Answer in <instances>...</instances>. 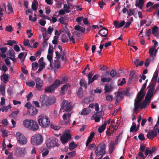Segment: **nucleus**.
<instances>
[{
    "label": "nucleus",
    "mask_w": 159,
    "mask_h": 159,
    "mask_svg": "<svg viewBox=\"0 0 159 159\" xmlns=\"http://www.w3.org/2000/svg\"><path fill=\"white\" fill-rule=\"evenodd\" d=\"M93 74L91 72H90L88 75V79L89 80L88 84H89L90 82L92 79Z\"/></svg>",
    "instance_id": "obj_56"
},
{
    "label": "nucleus",
    "mask_w": 159,
    "mask_h": 159,
    "mask_svg": "<svg viewBox=\"0 0 159 159\" xmlns=\"http://www.w3.org/2000/svg\"><path fill=\"white\" fill-rule=\"evenodd\" d=\"M31 120L26 119L23 121V125L26 128L29 129L30 126Z\"/></svg>",
    "instance_id": "obj_21"
},
{
    "label": "nucleus",
    "mask_w": 159,
    "mask_h": 159,
    "mask_svg": "<svg viewBox=\"0 0 159 159\" xmlns=\"http://www.w3.org/2000/svg\"><path fill=\"white\" fill-rule=\"evenodd\" d=\"M110 75L112 77H114L116 74V71L114 70H112L110 73Z\"/></svg>",
    "instance_id": "obj_61"
},
{
    "label": "nucleus",
    "mask_w": 159,
    "mask_h": 159,
    "mask_svg": "<svg viewBox=\"0 0 159 159\" xmlns=\"http://www.w3.org/2000/svg\"><path fill=\"white\" fill-rule=\"evenodd\" d=\"M114 145L115 143L114 141H112L111 142L109 146V148L110 149V152L111 153H112L113 150Z\"/></svg>",
    "instance_id": "obj_40"
},
{
    "label": "nucleus",
    "mask_w": 159,
    "mask_h": 159,
    "mask_svg": "<svg viewBox=\"0 0 159 159\" xmlns=\"http://www.w3.org/2000/svg\"><path fill=\"white\" fill-rule=\"evenodd\" d=\"M70 88V86L69 84H66L61 87V93L64 94L65 92L67 90L68 88Z\"/></svg>",
    "instance_id": "obj_24"
},
{
    "label": "nucleus",
    "mask_w": 159,
    "mask_h": 159,
    "mask_svg": "<svg viewBox=\"0 0 159 159\" xmlns=\"http://www.w3.org/2000/svg\"><path fill=\"white\" fill-rule=\"evenodd\" d=\"M71 114L70 113H64L62 116V118L63 120H66V118L70 119L71 117Z\"/></svg>",
    "instance_id": "obj_41"
},
{
    "label": "nucleus",
    "mask_w": 159,
    "mask_h": 159,
    "mask_svg": "<svg viewBox=\"0 0 159 159\" xmlns=\"http://www.w3.org/2000/svg\"><path fill=\"white\" fill-rule=\"evenodd\" d=\"M15 52L11 50H9L7 52V56H11V57H15Z\"/></svg>",
    "instance_id": "obj_36"
},
{
    "label": "nucleus",
    "mask_w": 159,
    "mask_h": 159,
    "mask_svg": "<svg viewBox=\"0 0 159 159\" xmlns=\"http://www.w3.org/2000/svg\"><path fill=\"white\" fill-rule=\"evenodd\" d=\"M139 129V128L137 127L136 125L134 122L132 123V125L130 128V132H132L133 131H137Z\"/></svg>",
    "instance_id": "obj_23"
},
{
    "label": "nucleus",
    "mask_w": 159,
    "mask_h": 159,
    "mask_svg": "<svg viewBox=\"0 0 159 159\" xmlns=\"http://www.w3.org/2000/svg\"><path fill=\"white\" fill-rule=\"evenodd\" d=\"M25 149L24 148H20V149L18 153L20 157L23 156L25 154Z\"/></svg>",
    "instance_id": "obj_39"
},
{
    "label": "nucleus",
    "mask_w": 159,
    "mask_h": 159,
    "mask_svg": "<svg viewBox=\"0 0 159 159\" xmlns=\"http://www.w3.org/2000/svg\"><path fill=\"white\" fill-rule=\"evenodd\" d=\"M108 31L105 28H104L100 30L98 33V34L101 36L103 37H107Z\"/></svg>",
    "instance_id": "obj_12"
},
{
    "label": "nucleus",
    "mask_w": 159,
    "mask_h": 159,
    "mask_svg": "<svg viewBox=\"0 0 159 159\" xmlns=\"http://www.w3.org/2000/svg\"><path fill=\"white\" fill-rule=\"evenodd\" d=\"M7 8L8 10L9 11L8 13V14L13 12V8L11 3L9 2L7 5Z\"/></svg>",
    "instance_id": "obj_33"
},
{
    "label": "nucleus",
    "mask_w": 159,
    "mask_h": 159,
    "mask_svg": "<svg viewBox=\"0 0 159 159\" xmlns=\"http://www.w3.org/2000/svg\"><path fill=\"white\" fill-rule=\"evenodd\" d=\"M30 126L29 129L33 131H36L39 129V125L37 122L33 120H31Z\"/></svg>",
    "instance_id": "obj_8"
},
{
    "label": "nucleus",
    "mask_w": 159,
    "mask_h": 159,
    "mask_svg": "<svg viewBox=\"0 0 159 159\" xmlns=\"http://www.w3.org/2000/svg\"><path fill=\"white\" fill-rule=\"evenodd\" d=\"M38 122L39 125L43 128L48 127L50 125V121L47 116L43 114L40 115L38 118Z\"/></svg>",
    "instance_id": "obj_2"
},
{
    "label": "nucleus",
    "mask_w": 159,
    "mask_h": 159,
    "mask_svg": "<svg viewBox=\"0 0 159 159\" xmlns=\"http://www.w3.org/2000/svg\"><path fill=\"white\" fill-rule=\"evenodd\" d=\"M50 127L51 128L55 130H58L60 128V127L59 126H55L52 124L50 125Z\"/></svg>",
    "instance_id": "obj_64"
},
{
    "label": "nucleus",
    "mask_w": 159,
    "mask_h": 159,
    "mask_svg": "<svg viewBox=\"0 0 159 159\" xmlns=\"http://www.w3.org/2000/svg\"><path fill=\"white\" fill-rule=\"evenodd\" d=\"M149 148L148 147L145 148V151L144 154L146 155H151L152 154V151L151 150L149 149Z\"/></svg>",
    "instance_id": "obj_43"
},
{
    "label": "nucleus",
    "mask_w": 159,
    "mask_h": 159,
    "mask_svg": "<svg viewBox=\"0 0 159 159\" xmlns=\"http://www.w3.org/2000/svg\"><path fill=\"white\" fill-rule=\"evenodd\" d=\"M106 100L109 102H111L113 100V97L112 95L109 94L106 95Z\"/></svg>",
    "instance_id": "obj_32"
},
{
    "label": "nucleus",
    "mask_w": 159,
    "mask_h": 159,
    "mask_svg": "<svg viewBox=\"0 0 159 159\" xmlns=\"http://www.w3.org/2000/svg\"><path fill=\"white\" fill-rule=\"evenodd\" d=\"M58 140L56 138L53 139L52 140L49 142L47 143L46 145L48 148H50L56 146L58 147L59 144L57 143Z\"/></svg>",
    "instance_id": "obj_7"
},
{
    "label": "nucleus",
    "mask_w": 159,
    "mask_h": 159,
    "mask_svg": "<svg viewBox=\"0 0 159 159\" xmlns=\"http://www.w3.org/2000/svg\"><path fill=\"white\" fill-rule=\"evenodd\" d=\"M146 86L147 85L146 84H143L140 91L138 93L137 96H138V97L142 95L143 94H145V93L143 92V90L146 88Z\"/></svg>",
    "instance_id": "obj_22"
},
{
    "label": "nucleus",
    "mask_w": 159,
    "mask_h": 159,
    "mask_svg": "<svg viewBox=\"0 0 159 159\" xmlns=\"http://www.w3.org/2000/svg\"><path fill=\"white\" fill-rule=\"evenodd\" d=\"M158 75V73H155L153 75L151 81L156 83Z\"/></svg>",
    "instance_id": "obj_52"
},
{
    "label": "nucleus",
    "mask_w": 159,
    "mask_h": 159,
    "mask_svg": "<svg viewBox=\"0 0 159 159\" xmlns=\"http://www.w3.org/2000/svg\"><path fill=\"white\" fill-rule=\"evenodd\" d=\"M61 40L63 43H66L68 42L69 39L66 36H63L61 37Z\"/></svg>",
    "instance_id": "obj_57"
},
{
    "label": "nucleus",
    "mask_w": 159,
    "mask_h": 159,
    "mask_svg": "<svg viewBox=\"0 0 159 159\" xmlns=\"http://www.w3.org/2000/svg\"><path fill=\"white\" fill-rule=\"evenodd\" d=\"M153 91H152V90H148L147 93V95L145 98V99L147 100L148 102H150L151 98L153 96Z\"/></svg>",
    "instance_id": "obj_17"
},
{
    "label": "nucleus",
    "mask_w": 159,
    "mask_h": 159,
    "mask_svg": "<svg viewBox=\"0 0 159 159\" xmlns=\"http://www.w3.org/2000/svg\"><path fill=\"white\" fill-rule=\"evenodd\" d=\"M106 127V123H104L103 125L100 126L98 128V131L99 133H101L105 129Z\"/></svg>",
    "instance_id": "obj_29"
},
{
    "label": "nucleus",
    "mask_w": 159,
    "mask_h": 159,
    "mask_svg": "<svg viewBox=\"0 0 159 159\" xmlns=\"http://www.w3.org/2000/svg\"><path fill=\"white\" fill-rule=\"evenodd\" d=\"M70 8V7L69 5L68 6L66 4H64V10L66 12L69 13L70 12V11L69 10Z\"/></svg>",
    "instance_id": "obj_46"
},
{
    "label": "nucleus",
    "mask_w": 159,
    "mask_h": 159,
    "mask_svg": "<svg viewBox=\"0 0 159 159\" xmlns=\"http://www.w3.org/2000/svg\"><path fill=\"white\" fill-rule=\"evenodd\" d=\"M23 44L25 47L28 46L30 48H32V46H31L30 44V41L28 39L26 40H24Z\"/></svg>",
    "instance_id": "obj_37"
},
{
    "label": "nucleus",
    "mask_w": 159,
    "mask_h": 159,
    "mask_svg": "<svg viewBox=\"0 0 159 159\" xmlns=\"http://www.w3.org/2000/svg\"><path fill=\"white\" fill-rule=\"evenodd\" d=\"M58 21L61 24H64L65 25H67V23L66 21H65L64 18L62 17L58 19Z\"/></svg>",
    "instance_id": "obj_50"
},
{
    "label": "nucleus",
    "mask_w": 159,
    "mask_h": 159,
    "mask_svg": "<svg viewBox=\"0 0 159 159\" xmlns=\"http://www.w3.org/2000/svg\"><path fill=\"white\" fill-rule=\"evenodd\" d=\"M114 24L116 28H120L124 25L125 22L123 20L120 23H119L118 21L115 20L114 22Z\"/></svg>",
    "instance_id": "obj_18"
},
{
    "label": "nucleus",
    "mask_w": 159,
    "mask_h": 159,
    "mask_svg": "<svg viewBox=\"0 0 159 159\" xmlns=\"http://www.w3.org/2000/svg\"><path fill=\"white\" fill-rule=\"evenodd\" d=\"M55 53L56 57H55V58L57 59V60H54V61L56 63L59 60L61 57V54H59V52L58 51L56 52H55Z\"/></svg>",
    "instance_id": "obj_44"
},
{
    "label": "nucleus",
    "mask_w": 159,
    "mask_h": 159,
    "mask_svg": "<svg viewBox=\"0 0 159 159\" xmlns=\"http://www.w3.org/2000/svg\"><path fill=\"white\" fill-rule=\"evenodd\" d=\"M158 27L156 26H154L152 28V33L156 37H157V30H158Z\"/></svg>",
    "instance_id": "obj_30"
},
{
    "label": "nucleus",
    "mask_w": 159,
    "mask_h": 159,
    "mask_svg": "<svg viewBox=\"0 0 159 159\" xmlns=\"http://www.w3.org/2000/svg\"><path fill=\"white\" fill-rule=\"evenodd\" d=\"M27 85L29 87H33L35 85V83L33 81L26 83Z\"/></svg>",
    "instance_id": "obj_53"
},
{
    "label": "nucleus",
    "mask_w": 159,
    "mask_h": 159,
    "mask_svg": "<svg viewBox=\"0 0 159 159\" xmlns=\"http://www.w3.org/2000/svg\"><path fill=\"white\" fill-rule=\"evenodd\" d=\"M0 91L1 93L4 95L5 93V86L2 84L1 85L0 87Z\"/></svg>",
    "instance_id": "obj_49"
},
{
    "label": "nucleus",
    "mask_w": 159,
    "mask_h": 159,
    "mask_svg": "<svg viewBox=\"0 0 159 159\" xmlns=\"http://www.w3.org/2000/svg\"><path fill=\"white\" fill-rule=\"evenodd\" d=\"M67 104L66 101L65 100H64L62 103V105L60 108V111L63 110Z\"/></svg>",
    "instance_id": "obj_47"
},
{
    "label": "nucleus",
    "mask_w": 159,
    "mask_h": 159,
    "mask_svg": "<svg viewBox=\"0 0 159 159\" xmlns=\"http://www.w3.org/2000/svg\"><path fill=\"white\" fill-rule=\"evenodd\" d=\"M157 134V131H155L153 130H149L148 132V134L147 135L148 139L152 140L153 138L156 137Z\"/></svg>",
    "instance_id": "obj_9"
},
{
    "label": "nucleus",
    "mask_w": 159,
    "mask_h": 159,
    "mask_svg": "<svg viewBox=\"0 0 159 159\" xmlns=\"http://www.w3.org/2000/svg\"><path fill=\"white\" fill-rule=\"evenodd\" d=\"M38 5L39 4L38 2L36 0H34L32 4V9L33 10L36 11Z\"/></svg>",
    "instance_id": "obj_20"
},
{
    "label": "nucleus",
    "mask_w": 159,
    "mask_h": 159,
    "mask_svg": "<svg viewBox=\"0 0 159 159\" xmlns=\"http://www.w3.org/2000/svg\"><path fill=\"white\" fill-rule=\"evenodd\" d=\"M60 81L59 80H56L53 83V84H52L53 86L54 87V89L57 88L58 86L60 84Z\"/></svg>",
    "instance_id": "obj_34"
},
{
    "label": "nucleus",
    "mask_w": 159,
    "mask_h": 159,
    "mask_svg": "<svg viewBox=\"0 0 159 159\" xmlns=\"http://www.w3.org/2000/svg\"><path fill=\"white\" fill-rule=\"evenodd\" d=\"M48 98L46 95H43L41 96L39 98V102L41 103L42 105H47L49 103L47 102Z\"/></svg>",
    "instance_id": "obj_10"
},
{
    "label": "nucleus",
    "mask_w": 159,
    "mask_h": 159,
    "mask_svg": "<svg viewBox=\"0 0 159 159\" xmlns=\"http://www.w3.org/2000/svg\"><path fill=\"white\" fill-rule=\"evenodd\" d=\"M135 72L134 70H132L131 71L129 75V81H131L132 80L134 76L135 75Z\"/></svg>",
    "instance_id": "obj_45"
},
{
    "label": "nucleus",
    "mask_w": 159,
    "mask_h": 159,
    "mask_svg": "<svg viewBox=\"0 0 159 159\" xmlns=\"http://www.w3.org/2000/svg\"><path fill=\"white\" fill-rule=\"evenodd\" d=\"M64 121L62 123L63 125H68L70 123V120L66 118V120H63Z\"/></svg>",
    "instance_id": "obj_54"
},
{
    "label": "nucleus",
    "mask_w": 159,
    "mask_h": 159,
    "mask_svg": "<svg viewBox=\"0 0 159 159\" xmlns=\"http://www.w3.org/2000/svg\"><path fill=\"white\" fill-rule=\"evenodd\" d=\"M99 67H100L99 69L102 70H106L107 69V67L103 65H101Z\"/></svg>",
    "instance_id": "obj_63"
},
{
    "label": "nucleus",
    "mask_w": 159,
    "mask_h": 159,
    "mask_svg": "<svg viewBox=\"0 0 159 159\" xmlns=\"http://www.w3.org/2000/svg\"><path fill=\"white\" fill-rule=\"evenodd\" d=\"M91 110L89 108H86L83 109L82 111L79 112V114L82 115H86L89 114Z\"/></svg>",
    "instance_id": "obj_16"
},
{
    "label": "nucleus",
    "mask_w": 159,
    "mask_h": 159,
    "mask_svg": "<svg viewBox=\"0 0 159 159\" xmlns=\"http://www.w3.org/2000/svg\"><path fill=\"white\" fill-rule=\"evenodd\" d=\"M71 139V135L67 133L62 134L60 137V140L63 144L67 143Z\"/></svg>",
    "instance_id": "obj_6"
},
{
    "label": "nucleus",
    "mask_w": 159,
    "mask_h": 159,
    "mask_svg": "<svg viewBox=\"0 0 159 159\" xmlns=\"http://www.w3.org/2000/svg\"><path fill=\"white\" fill-rule=\"evenodd\" d=\"M71 105L72 104L71 102H70L68 103L66 105V107L65 110V111L66 112L69 111H71L72 109L71 107Z\"/></svg>",
    "instance_id": "obj_35"
},
{
    "label": "nucleus",
    "mask_w": 159,
    "mask_h": 159,
    "mask_svg": "<svg viewBox=\"0 0 159 159\" xmlns=\"http://www.w3.org/2000/svg\"><path fill=\"white\" fill-rule=\"evenodd\" d=\"M95 135V133L94 132H92L88 137L86 143V145L87 146L89 145V143L92 141V140Z\"/></svg>",
    "instance_id": "obj_19"
},
{
    "label": "nucleus",
    "mask_w": 159,
    "mask_h": 159,
    "mask_svg": "<svg viewBox=\"0 0 159 159\" xmlns=\"http://www.w3.org/2000/svg\"><path fill=\"white\" fill-rule=\"evenodd\" d=\"M145 95V94H143L142 95L140 96L139 97L137 96L136 98L135 99L134 109L135 111L138 110L139 107H140L141 109L145 108L146 106L147 105L148 103L149 102H148L147 100L145 99L142 103H140L144 98Z\"/></svg>",
    "instance_id": "obj_1"
},
{
    "label": "nucleus",
    "mask_w": 159,
    "mask_h": 159,
    "mask_svg": "<svg viewBox=\"0 0 159 159\" xmlns=\"http://www.w3.org/2000/svg\"><path fill=\"white\" fill-rule=\"evenodd\" d=\"M5 30L9 32H11L13 30L12 27L11 25L7 26Z\"/></svg>",
    "instance_id": "obj_59"
},
{
    "label": "nucleus",
    "mask_w": 159,
    "mask_h": 159,
    "mask_svg": "<svg viewBox=\"0 0 159 159\" xmlns=\"http://www.w3.org/2000/svg\"><path fill=\"white\" fill-rule=\"evenodd\" d=\"M59 80L61 84H63L67 82L68 80V78L66 76H64L61 78Z\"/></svg>",
    "instance_id": "obj_31"
},
{
    "label": "nucleus",
    "mask_w": 159,
    "mask_h": 159,
    "mask_svg": "<svg viewBox=\"0 0 159 159\" xmlns=\"http://www.w3.org/2000/svg\"><path fill=\"white\" fill-rule=\"evenodd\" d=\"M2 76L3 77V80L5 81H7L9 77L8 74H6L5 73L3 74Z\"/></svg>",
    "instance_id": "obj_60"
},
{
    "label": "nucleus",
    "mask_w": 159,
    "mask_h": 159,
    "mask_svg": "<svg viewBox=\"0 0 159 159\" xmlns=\"http://www.w3.org/2000/svg\"><path fill=\"white\" fill-rule=\"evenodd\" d=\"M105 149L106 145L104 143L102 142L96 147L95 154L98 157L100 156H103L106 154Z\"/></svg>",
    "instance_id": "obj_3"
},
{
    "label": "nucleus",
    "mask_w": 159,
    "mask_h": 159,
    "mask_svg": "<svg viewBox=\"0 0 159 159\" xmlns=\"http://www.w3.org/2000/svg\"><path fill=\"white\" fill-rule=\"evenodd\" d=\"M155 85V83H154V82L151 81L150 85L148 87V88H149L148 90H152V91H153V90L154 89Z\"/></svg>",
    "instance_id": "obj_38"
},
{
    "label": "nucleus",
    "mask_w": 159,
    "mask_h": 159,
    "mask_svg": "<svg viewBox=\"0 0 159 159\" xmlns=\"http://www.w3.org/2000/svg\"><path fill=\"white\" fill-rule=\"evenodd\" d=\"M111 79L110 78H102L101 80L102 82H109L111 81Z\"/></svg>",
    "instance_id": "obj_58"
},
{
    "label": "nucleus",
    "mask_w": 159,
    "mask_h": 159,
    "mask_svg": "<svg viewBox=\"0 0 159 159\" xmlns=\"http://www.w3.org/2000/svg\"><path fill=\"white\" fill-rule=\"evenodd\" d=\"M83 91L82 88L81 87H80L77 92V94L78 97L80 98H81L83 97Z\"/></svg>",
    "instance_id": "obj_25"
},
{
    "label": "nucleus",
    "mask_w": 159,
    "mask_h": 159,
    "mask_svg": "<svg viewBox=\"0 0 159 159\" xmlns=\"http://www.w3.org/2000/svg\"><path fill=\"white\" fill-rule=\"evenodd\" d=\"M155 48H152L149 49V52L150 53V55L152 57H154L155 55V54L154 56V52L155 50Z\"/></svg>",
    "instance_id": "obj_55"
},
{
    "label": "nucleus",
    "mask_w": 159,
    "mask_h": 159,
    "mask_svg": "<svg viewBox=\"0 0 159 159\" xmlns=\"http://www.w3.org/2000/svg\"><path fill=\"white\" fill-rule=\"evenodd\" d=\"M16 139L19 143L21 145L25 144L27 143V139L20 132L16 133Z\"/></svg>",
    "instance_id": "obj_5"
},
{
    "label": "nucleus",
    "mask_w": 159,
    "mask_h": 159,
    "mask_svg": "<svg viewBox=\"0 0 159 159\" xmlns=\"http://www.w3.org/2000/svg\"><path fill=\"white\" fill-rule=\"evenodd\" d=\"M80 84L82 86L84 87L85 89H86L87 87L86 82L83 79H81L80 82Z\"/></svg>",
    "instance_id": "obj_42"
},
{
    "label": "nucleus",
    "mask_w": 159,
    "mask_h": 159,
    "mask_svg": "<svg viewBox=\"0 0 159 159\" xmlns=\"http://www.w3.org/2000/svg\"><path fill=\"white\" fill-rule=\"evenodd\" d=\"M55 89L53 85H51L48 87H47L45 89V91L46 92L52 93L54 90Z\"/></svg>",
    "instance_id": "obj_27"
},
{
    "label": "nucleus",
    "mask_w": 159,
    "mask_h": 159,
    "mask_svg": "<svg viewBox=\"0 0 159 159\" xmlns=\"http://www.w3.org/2000/svg\"><path fill=\"white\" fill-rule=\"evenodd\" d=\"M34 16L35 17H34L33 18H32V17L31 15H30L29 16V20L30 21H31L33 22H35L37 20V18H36V15L35 14H34Z\"/></svg>",
    "instance_id": "obj_51"
},
{
    "label": "nucleus",
    "mask_w": 159,
    "mask_h": 159,
    "mask_svg": "<svg viewBox=\"0 0 159 159\" xmlns=\"http://www.w3.org/2000/svg\"><path fill=\"white\" fill-rule=\"evenodd\" d=\"M36 87L38 90H40L42 86L43 85V81L39 78H36Z\"/></svg>",
    "instance_id": "obj_11"
},
{
    "label": "nucleus",
    "mask_w": 159,
    "mask_h": 159,
    "mask_svg": "<svg viewBox=\"0 0 159 159\" xmlns=\"http://www.w3.org/2000/svg\"><path fill=\"white\" fill-rule=\"evenodd\" d=\"M77 147V145L75 144L74 142H72L70 143L69 148L70 150L72 151Z\"/></svg>",
    "instance_id": "obj_28"
},
{
    "label": "nucleus",
    "mask_w": 159,
    "mask_h": 159,
    "mask_svg": "<svg viewBox=\"0 0 159 159\" xmlns=\"http://www.w3.org/2000/svg\"><path fill=\"white\" fill-rule=\"evenodd\" d=\"M144 0H136L135 6L136 7H138L141 9H142L144 5Z\"/></svg>",
    "instance_id": "obj_15"
},
{
    "label": "nucleus",
    "mask_w": 159,
    "mask_h": 159,
    "mask_svg": "<svg viewBox=\"0 0 159 159\" xmlns=\"http://www.w3.org/2000/svg\"><path fill=\"white\" fill-rule=\"evenodd\" d=\"M28 113L30 115L34 116L37 114L38 110L34 106H33L30 110H27Z\"/></svg>",
    "instance_id": "obj_13"
},
{
    "label": "nucleus",
    "mask_w": 159,
    "mask_h": 159,
    "mask_svg": "<svg viewBox=\"0 0 159 159\" xmlns=\"http://www.w3.org/2000/svg\"><path fill=\"white\" fill-rule=\"evenodd\" d=\"M103 114V112L102 111L97 112L96 113L94 114L92 117H94L95 115L98 116L100 117L102 116Z\"/></svg>",
    "instance_id": "obj_62"
},
{
    "label": "nucleus",
    "mask_w": 159,
    "mask_h": 159,
    "mask_svg": "<svg viewBox=\"0 0 159 159\" xmlns=\"http://www.w3.org/2000/svg\"><path fill=\"white\" fill-rule=\"evenodd\" d=\"M43 140L42 135L39 134H36L32 136L31 139L32 144L39 145L42 143Z\"/></svg>",
    "instance_id": "obj_4"
},
{
    "label": "nucleus",
    "mask_w": 159,
    "mask_h": 159,
    "mask_svg": "<svg viewBox=\"0 0 159 159\" xmlns=\"http://www.w3.org/2000/svg\"><path fill=\"white\" fill-rule=\"evenodd\" d=\"M7 43H6V45H9L10 46H12L13 44H15L17 43V42L15 40H8L7 41Z\"/></svg>",
    "instance_id": "obj_48"
},
{
    "label": "nucleus",
    "mask_w": 159,
    "mask_h": 159,
    "mask_svg": "<svg viewBox=\"0 0 159 159\" xmlns=\"http://www.w3.org/2000/svg\"><path fill=\"white\" fill-rule=\"evenodd\" d=\"M104 90H105L104 93H107L111 91L112 88L110 86L106 84L105 86Z\"/></svg>",
    "instance_id": "obj_26"
},
{
    "label": "nucleus",
    "mask_w": 159,
    "mask_h": 159,
    "mask_svg": "<svg viewBox=\"0 0 159 159\" xmlns=\"http://www.w3.org/2000/svg\"><path fill=\"white\" fill-rule=\"evenodd\" d=\"M124 98L123 93L122 91L118 92L117 93L116 100V104L118 103L120 100H122Z\"/></svg>",
    "instance_id": "obj_14"
}]
</instances>
